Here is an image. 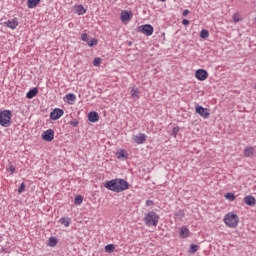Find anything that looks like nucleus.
<instances>
[{"label": "nucleus", "mask_w": 256, "mask_h": 256, "mask_svg": "<svg viewBox=\"0 0 256 256\" xmlns=\"http://www.w3.org/2000/svg\"><path fill=\"white\" fill-rule=\"evenodd\" d=\"M65 111L61 108H55L51 113H50V119L52 121H57V119H61L63 117Z\"/></svg>", "instance_id": "nucleus-8"}, {"label": "nucleus", "mask_w": 256, "mask_h": 256, "mask_svg": "<svg viewBox=\"0 0 256 256\" xmlns=\"http://www.w3.org/2000/svg\"><path fill=\"white\" fill-rule=\"evenodd\" d=\"M57 243V237H50L48 240V247H56Z\"/></svg>", "instance_id": "nucleus-23"}, {"label": "nucleus", "mask_w": 256, "mask_h": 256, "mask_svg": "<svg viewBox=\"0 0 256 256\" xmlns=\"http://www.w3.org/2000/svg\"><path fill=\"white\" fill-rule=\"evenodd\" d=\"M159 215L155 211H150L144 214L143 222L146 227H157L159 225Z\"/></svg>", "instance_id": "nucleus-2"}, {"label": "nucleus", "mask_w": 256, "mask_h": 256, "mask_svg": "<svg viewBox=\"0 0 256 256\" xmlns=\"http://www.w3.org/2000/svg\"><path fill=\"white\" fill-rule=\"evenodd\" d=\"M104 187L114 193H123V191H127V189H129V182L123 178H116L106 181L104 183Z\"/></svg>", "instance_id": "nucleus-1"}, {"label": "nucleus", "mask_w": 256, "mask_h": 256, "mask_svg": "<svg viewBox=\"0 0 256 256\" xmlns=\"http://www.w3.org/2000/svg\"><path fill=\"white\" fill-rule=\"evenodd\" d=\"M88 121H90V123H97V121H99V113L95 112V111H91L88 113Z\"/></svg>", "instance_id": "nucleus-13"}, {"label": "nucleus", "mask_w": 256, "mask_h": 256, "mask_svg": "<svg viewBox=\"0 0 256 256\" xmlns=\"http://www.w3.org/2000/svg\"><path fill=\"white\" fill-rule=\"evenodd\" d=\"M138 31L140 33H143V35H147V37H151V35H153V31H155V29L153 28V26L151 24H144L138 27Z\"/></svg>", "instance_id": "nucleus-6"}, {"label": "nucleus", "mask_w": 256, "mask_h": 256, "mask_svg": "<svg viewBox=\"0 0 256 256\" xmlns=\"http://www.w3.org/2000/svg\"><path fill=\"white\" fill-rule=\"evenodd\" d=\"M11 117H13V112L11 110L0 111V125L1 127H11Z\"/></svg>", "instance_id": "nucleus-3"}, {"label": "nucleus", "mask_w": 256, "mask_h": 256, "mask_svg": "<svg viewBox=\"0 0 256 256\" xmlns=\"http://www.w3.org/2000/svg\"><path fill=\"white\" fill-rule=\"evenodd\" d=\"M200 37H201V39H207V37H209V30H207V29L201 30Z\"/></svg>", "instance_id": "nucleus-29"}, {"label": "nucleus", "mask_w": 256, "mask_h": 256, "mask_svg": "<svg viewBox=\"0 0 256 256\" xmlns=\"http://www.w3.org/2000/svg\"><path fill=\"white\" fill-rule=\"evenodd\" d=\"M174 217L177 221H183L185 219V211L183 209H179L174 213Z\"/></svg>", "instance_id": "nucleus-18"}, {"label": "nucleus", "mask_w": 256, "mask_h": 256, "mask_svg": "<svg viewBox=\"0 0 256 256\" xmlns=\"http://www.w3.org/2000/svg\"><path fill=\"white\" fill-rule=\"evenodd\" d=\"M134 143H137V145H143L145 141H147V135L140 133L139 135H135L133 137Z\"/></svg>", "instance_id": "nucleus-12"}, {"label": "nucleus", "mask_w": 256, "mask_h": 256, "mask_svg": "<svg viewBox=\"0 0 256 256\" xmlns=\"http://www.w3.org/2000/svg\"><path fill=\"white\" fill-rule=\"evenodd\" d=\"M244 203L245 205H248L249 207H253V205H255L256 203V199L255 197L248 195L244 197Z\"/></svg>", "instance_id": "nucleus-14"}, {"label": "nucleus", "mask_w": 256, "mask_h": 256, "mask_svg": "<svg viewBox=\"0 0 256 256\" xmlns=\"http://www.w3.org/2000/svg\"><path fill=\"white\" fill-rule=\"evenodd\" d=\"M133 46V42L129 41L128 42V47H132Z\"/></svg>", "instance_id": "nucleus-42"}, {"label": "nucleus", "mask_w": 256, "mask_h": 256, "mask_svg": "<svg viewBox=\"0 0 256 256\" xmlns=\"http://www.w3.org/2000/svg\"><path fill=\"white\" fill-rule=\"evenodd\" d=\"M74 12L77 13V15H85V13H87V9H85L83 5H75Z\"/></svg>", "instance_id": "nucleus-15"}, {"label": "nucleus", "mask_w": 256, "mask_h": 256, "mask_svg": "<svg viewBox=\"0 0 256 256\" xmlns=\"http://www.w3.org/2000/svg\"><path fill=\"white\" fill-rule=\"evenodd\" d=\"M18 25H19V20L17 18H13L11 20L4 22V26L8 27V29H17Z\"/></svg>", "instance_id": "nucleus-11"}, {"label": "nucleus", "mask_w": 256, "mask_h": 256, "mask_svg": "<svg viewBox=\"0 0 256 256\" xmlns=\"http://www.w3.org/2000/svg\"><path fill=\"white\" fill-rule=\"evenodd\" d=\"M195 111L203 119H209V117H211V110H209L208 108H205L199 104L195 105Z\"/></svg>", "instance_id": "nucleus-5"}, {"label": "nucleus", "mask_w": 256, "mask_h": 256, "mask_svg": "<svg viewBox=\"0 0 256 256\" xmlns=\"http://www.w3.org/2000/svg\"><path fill=\"white\" fill-rule=\"evenodd\" d=\"M59 223H61V225H64V227H69V225H71V218L63 217L59 220Z\"/></svg>", "instance_id": "nucleus-21"}, {"label": "nucleus", "mask_w": 256, "mask_h": 256, "mask_svg": "<svg viewBox=\"0 0 256 256\" xmlns=\"http://www.w3.org/2000/svg\"><path fill=\"white\" fill-rule=\"evenodd\" d=\"M225 199H228V201H235L236 196L232 192H228L225 194Z\"/></svg>", "instance_id": "nucleus-30"}, {"label": "nucleus", "mask_w": 256, "mask_h": 256, "mask_svg": "<svg viewBox=\"0 0 256 256\" xmlns=\"http://www.w3.org/2000/svg\"><path fill=\"white\" fill-rule=\"evenodd\" d=\"M7 171H9L13 175V173H15V166H13V164H10L7 167Z\"/></svg>", "instance_id": "nucleus-38"}, {"label": "nucleus", "mask_w": 256, "mask_h": 256, "mask_svg": "<svg viewBox=\"0 0 256 256\" xmlns=\"http://www.w3.org/2000/svg\"><path fill=\"white\" fill-rule=\"evenodd\" d=\"M41 3V0H28L27 6L28 9H35Z\"/></svg>", "instance_id": "nucleus-20"}, {"label": "nucleus", "mask_w": 256, "mask_h": 256, "mask_svg": "<svg viewBox=\"0 0 256 256\" xmlns=\"http://www.w3.org/2000/svg\"><path fill=\"white\" fill-rule=\"evenodd\" d=\"M181 130V128H179V126H176L172 129V135L175 137L177 135V133H179V131Z\"/></svg>", "instance_id": "nucleus-37"}, {"label": "nucleus", "mask_w": 256, "mask_h": 256, "mask_svg": "<svg viewBox=\"0 0 256 256\" xmlns=\"http://www.w3.org/2000/svg\"><path fill=\"white\" fill-rule=\"evenodd\" d=\"M65 99H67V101L75 102L77 99V96H75V94H73V93H68L65 95L64 100Z\"/></svg>", "instance_id": "nucleus-25"}, {"label": "nucleus", "mask_w": 256, "mask_h": 256, "mask_svg": "<svg viewBox=\"0 0 256 256\" xmlns=\"http://www.w3.org/2000/svg\"><path fill=\"white\" fill-rule=\"evenodd\" d=\"M39 93V89L32 88L26 93V99H33L34 97H37V94Z\"/></svg>", "instance_id": "nucleus-16"}, {"label": "nucleus", "mask_w": 256, "mask_h": 256, "mask_svg": "<svg viewBox=\"0 0 256 256\" xmlns=\"http://www.w3.org/2000/svg\"><path fill=\"white\" fill-rule=\"evenodd\" d=\"M105 251H106V253H113V251H115V245H113V244L106 245Z\"/></svg>", "instance_id": "nucleus-28"}, {"label": "nucleus", "mask_w": 256, "mask_h": 256, "mask_svg": "<svg viewBox=\"0 0 256 256\" xmlns=\"http://www.w3.org/2000/svg\"><path fill=\"white\" fill-rule=\"evenodd\" d=\"M179 235L182 239H187L189 237V228L185 226L181 227Z\"/></svg>", "instance_id": "nucleus-19"}, {"label": "nucleus", "mask_w": 256, "mask_h": 256, "mask_svg": "<svg viewBox=\"0 0 256 256\" xmlns=\"http://www.w3.org/2000/svg\"><path fill=\"white\" fill-rule=\"evenodd\" d=\"M195 77L198 81H205L209 77V72L205 69H198L195 72Z\"/></svg>", "instance_id": "nucleus-9"}, {"label": "nucleus", "mask_w": 256, "mask_h": 256, "mask_svg": "<svg viewBox=\"0 0 256 256\" xmlns=\"http://www.w3.org/2000/svg\"><path fill=\"white\" fill-rule=\"evenodd\" d=\"M69 125H71L72 127H79V120L78 119L71 120L69 122Z\"/></svg>", "instance_id": "nucleus-34"}, {"label": "nucleus", "mask_w": 256, "mask_h": 256, "mask_svg": "<svg viewBox=\"0 0 256 256\" xmlns=\"http://www.w3.org/2000/svg\"><path fill=\"white\" fill-rule=\"evenodd\" d=\"M101 63H103V59H101L100 57H97L93 60L94 67H99Z\"/></svg>", "instance_id": "nucleus-31"}, {"label": "nucleus", "mask_w": 256, "mask_h": 256, "mask_svg": "<svg viewBox=\"0 0 256 256\" xmlns=\"http://www.w3.org/2000/svg\"><path fill=\"white\" fill-rule=\"evenodd\" d=\"M43 141H47L48 143H51L53 139H55V131L53 129H48L41 135Z\"/></svg>", "instance_id": "nucleus-7"}, {"label": "nucleus", "mask_w": 256, "mask_h": 256, "mask_svg": "<svg viewBox=\"0 0 256 256\" xmlns=\"http://www.w3.org/2000/svg\"><path fill=\"white\" fill-rule=\"evenodd\" d=\"M25 191V182H22L18 188V193L21 194Z\"/></svg>", "instance_id": "nucleus-36"}, {"label": "nucleus", "mask_w": 256, "mask_h": 256, "mask_svg": "<svg viewBox=\"0 0 256 256\" xmlns=\"http://www.w3.org/2000/svg\"><path fill=\"white\" fill-rule=\"evenodd\" d=\"M233 21H234V23H239V21H243V18H241L239 13H234L233 14Z\"/></svg>", "instance_id": "nucleus-33"}, {"label": "nucleus", "mask_w": 256, "mask_h": 256, "mask_svg": "<svg viewBox=\"0 0 256 256\" xmlns=\"http://www.w3.org/2000/svg\"><path fill=\"white\" fill-rule=\"evenodd\" d=\"M189 13H190V11L186 9L183 11L182 15H183V17H187Z\"/></svg>", "instance_id": "nucleus-40"}, {"label": "nucleus", "mask_w": 256, "mask_h": 256, "mask_svg": "<svg viewBox=\"0 0 256 256\" xmlns=\"http://www.w3.org/2000/svg\"><path fill=\"white\" fill-rule=\"evenodd\" d=\"M21 1H25V0H21Z\"/></svg>", "instance_id": "nucleus-44"}, {"label": "nucleus", "mask_w": 256, "mask_h": 256, "mask_svg": "<svg viewBox=\"0 0 256 256\" xmlns=\"http://www.w3.org/2000/svg\"><path fill=\"white\" fill-rule=\"evenodd\" d=\"M74 203H75V205H81V203H83V197L81 195H77L74 198Z\"/></svg>", "instance_id": "nucleus-32"}, {"label": "nucleus", "mask_w": 256, "mask_h": 256, "mask_svg": "<svg viewBox=\"0 0 256 256\" xmlns=\"http://www.w3.org/2000/svg\"><path fill=\"white\" fill-rule=\"evenodd\" d=\"M81 40L84 41L85 43H87L89 41V34L83 33L81 35Z\"/></svg>", "instance_id": "nucleus-35"}, {"label": "nucleus", "mask_w": 256, "mask_h": 256, "mask_svg": "<svg viewBox=\"0 0 256 256\" xmlns=\"http://www.w3.org/2000/svg\"><path fill=\"white\" fill-rule=\"evenodd\" d=\"M160 1H162V3H165V1H167V0H160Z\"/></svg>", "instance_id": "nucleus-43"}, {"label": "nucleus", "mask_w": 256, "mask_h": 256, "mask_svg": "<svg viewBox=\"0 0 256 256\" xmlns=\"http://www.w3.org/2000/svg\"><path fill=\"white\" fill-rule=\"evenodd\" d=\"M97 43H99V40H97V38H91V40L87 41L88 47H95Z\"/></svg>", "instance_id": "nucleus-27"}, {"label": "nucleus", "mask_w": 256, "mask_h": 256, "mask_svg": "<svg viewBox=\"0 0 256 256\" xmlns=\"http://www.w3.org/2000/svg\"><path fill=\"white\" fill-rule=\"evenodd\" d=\"M191 23V21H189L188 19H183L182 20V25L186 26L189 25Z\"/></svg>", "instance_id": "nucleus-39"}, {"label": "nucleus", "mask_w": 256, "mask_h": 256, "mask_svg": "<svg viewBox=\"0 0 256 256\" xmlns=\"http://www.w3.org/2000/svg\"><path fill=\"white\" fill-rule=\"evenodd\" d=\"M139 89L138 88H133L130 92V95L132 99H139Z\"/></svg>", "instance_id": "nucleus-24"}, {"label": "nucleus", "mask_w": 256, "mask_h": 256, "mask_svg": "<svg viewBox=\"0 0 256 256\" xmlns=\"http://www.w3.org/2000/svg\"><path fill=\"white\" fill-rule=\"evenodd\" d=\"M197 251H199V245L191 244L189 253H191L193 255V254L197 253Z\"/></svg>", "instance_id": "nucleus-26"}, {"label": "nucleus", "mask_w": 256, "mask_h": 256, "mask_svg": "<svg viewBox=\"0 0 256 256\" xmlns=\"http://www.w3.org/2000/svg\"><path fill=\"white\" fill-rule=\"evenodd\" d=\"M224 223L227 227L235 229L239 225V216L233 212H229L224 217Z\"/></svg>", "instance_id": "nucleus-4"}, {"label": "nucleus", "mask_w": 256, "mask_h": 256, "mask_svg": "<svg viewBox=\"0 0 256 256\" xmlns=\"http://www.w3.org/2000/svg\"><path fill=\"white\" fill-rule=\"evenodd\" d=\"M120 19L122 23H125L126 21H131L133 19V12L124 10L120 14Z\"/></svg>", "instance_id": "nucleus-10"}, {"label": "nucleus", "mask_w": 256, "mask_h": 256, "mask_svg": "<svg viewBox=\"0 0 256 256\" xmlns=\"http://www.w3.org/2000/svg\"><path fill=\"white\" fill-rule=\"evenodd\" d=\"M151 205H153V200H147L146 201V207H149Z\"/></svg>", "instance_id": "nucleus-41"}, {"label": "nucleus", "mask_w": 256, "mask_h": 256, "mask_svg": "<svg viewBox=\"0 0 256 256\" xmlns=\"http://www.w3.org/2000/svg\"><path fill=\"white\" fill-rule=\"evenodd\" d=\"M116 156L118 157V159H122V160L129 159V153H127L125 149H121L120 151H118L116 153Z\"/></svg>", "instance_id": "nucleus-17"}, {"label": "nucleus", "mask_w": 256, "mask_h": 256, "mask_svg": "<svg viewBox=\"0 0 256 256\" xmlns=\"http://www.w3.org/2000/svg\"><path fill=\"white\" fill-rule=\"evenodd\" d=\"M255 153V149L253 147H247L244 149L245 157H251Z\"/></svg>", "instance_id": "nucleus-22"}]
</instances>
